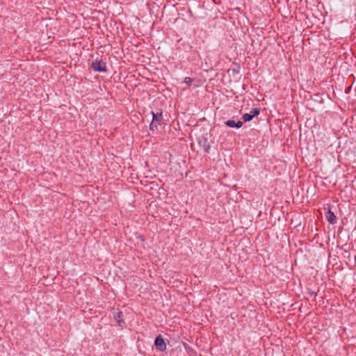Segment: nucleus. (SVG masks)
I'll return each instance as SVG.
<instances>
[{"instance_id":"f257e3e1","label":"nucleus","mask_w":356,"mask_h":356,"mask_svg":"<svg viewBox=\"0 0 356 356\" xmlns=\"http://www.w3.org/2000/svg\"><path fill=\"white\" fill-rule=\"evenodd\" d=\"M91 67L95 72H104L106 71V64L102 60H95L91 63Z\"/></svg>"},{"instance_id":"f03ea898","label":"nucleus","mask_w":356,"mask_h":356,"mask_svg":"<svg viewBox=\"0 0 356 356\" xmlns=\"http://www.w3.org/2000/svg\"><path fill=\"white\" fill-rule=\"evenodd\" d=\"M156 348L160 351H164L166 349V344L161 334L158 335L154 340Z\"/></svg>"},{"instance_id":"7ed1b4c3","label":"nucleus","mask_w":356,"mask_h":356,"mask_svg":"<svg viewBox=\"0 0 356 356\" xmlns=\"http://www.w3.org/2000/svg\"><path fill=\"white\" fill-rule=\"evenodd\" d=\"M225 124L232 128H237L239 129L243 126V122L241 121L235 122L233 120H229L226 121Z\"/></svg>"},{"instance_id":"20e7f679","label":"nucleus","mask_w":356,"mask_h":356,"mask_svg":"<svg viewBox=\"0 0 356 356\" xmlns=\"http://www.w3.org/2000/svg\"><path fill=\"white\" fill-rule=\"evenodd\" d=\"M325 217H326L327 220L330 224H335L337 222V217H336L335 214L330 210H328L325 213Z\"/></svg>"},{"instance_id":"39448f33","label":"nucleus","mask_w":356,"mask_h":356,"mask_svg":"<svg viewBox=\"0 0 356 356\" xmlns=\"http://www.w3.org/2000/svg\"><path fill=\"white\" fill-rule=\"evenodd\" d=\"M152 120L156 122L159 124H161L163 120V113L162 111H159L157 113H154L152 111Z\"/></svg>"},{"instance_id":"423d86ee","label":"nucleus","mask_w":356,"mask_h":356,"mask_svg":"<svg viewBox=\"0 0 356 356\" xmlns=\"http://www.w3.org/2000/svg\"><path fill=\"white\" fill-rule=\"evenodd\" d=\"M199 144L201 145V147H202L205 152H209V150L210 149V145L208 142V140L206 138H202V139H201L199 141Z\"/></svg>"},{"instance_id":"0eeeda50","label":"nucleus","mask_w":356,"mask_h":356,"mask_svg":"<svg viewBox=\"0 0 356 356\" xmlns=\"http://www.w3.org/2000/svg\"><path fill=\"white\" fill-rule=\"evenodd\" d=\"M122 316L123 314L122 312H118L113 314L114 318L118 321L119 325H121Z\"/></svg>"},{"instance_id":"6e6552de","label":"nucleus","mask_w":356,"mask_h":356,"mask_svg":"<svg viewBox=\"0 0 356 356\" xmlns=\"http://www.w3.org/2000/svg\"><path fill=\"white\" fill-rule=\"evenodd\" d=\"M254 117L252 115L251 113H245L243 115V120L245 121V122H250L252 120Z\"/></svg>"},{"instance_id":"1a4fd4ad","label":"nucleus","mask_w":356,"mask_h":356,"mask_svg":"<svg viewBox=\"0 0 356 356\" xmlns=\"http://www.w3.org/2000/svg\"><path fill=\"white\" fill-rule=\"evenodd\" d=\"M158 124H159L156 122H154V121L152 120V122L149 124L150 130H152V131L156 130L157 128H158Z\"/></svg>"},{"instance_id":"9d476101","label":"nucleus","mask_w":356,"mask_h":356,"mask_svg":"<svg viewBox=\"0 0 356 356\" xmlns=\"http://www.w3.org/2000/svg\"><path fill=\"white\" fill-rule=\"evenodd\" d=\"M250 113L253 117L257 116L260 113V109L257 107H255L252 109Z\"/></svg>"},{"instance_id":"9b49d317","label":"nucleus","mask_w":356,"mask_h":356,"mask_svg":"<svg viewBox=\"0 0 356 356\" xmlns=\"http://www.w3.org/2000/svg\"><path fill=\"white\" fill-rule=\"evenodd\" d=\"M193 81V79L191 77H186L184 79V83L186 84H191Z\"/></svg>"}]
</instances>
